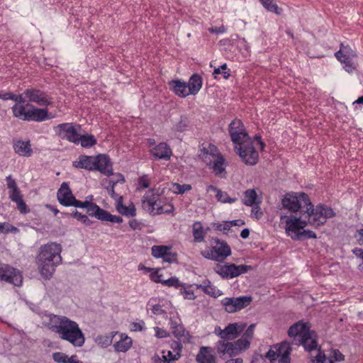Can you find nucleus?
<instances>
[{
  "label": "nucleus",
  "mask_w": 363,
  "mask_h": 363,
  "mask_svg": "<svg viewBox=\"0 0 363 363\" xmlns=\"http://www.w3.org/2000/svg\"><path fill=\"white\" fill-rule=\"evenodd\" d=\"M12 101L16 103L11 107L13 116L23 121L43 122L53 118L47 108H38L27 101L23 92L14 94Z\"/></svg>",
  "instance_id": "nucleus-1"
},
{
  "label": "nucleus",
  "mask_w": 363,
  "mask_h": 363,
  "mask_svg": "<svg viewBox=\"0 0 363 363\" xmlns=\"http://www.w3.org/2000/svg\"><path fill=\"white\" fill-rule=\"evenodd\" d=\"M60 244L50 242L40 247L38 259L40 272L45 279H50L55 272V267L62 262Z\"/></svg>",
  "instance_id": "nucleus-2"
},
{
  "label": "nucleus",
  "mask_w": 363,
  "mask_h": 363,
  "mask_svg": "<svg viewBox=\"0 0 363 363\" xmlns=\"http://www.w3.org/2000/svg\"><path fill=\"white\" fill-rule=\"evenodd\" d=\"M59 323L53 325L51 329L57 333L61 340H66L75 347H80L85 342L84 334L77 322L66 316H59Z\"/></svg>",
  "instance_id": "nucleus-3"
},
{
  "label": "nucleus",
  "mask_w": 363,
  "mask_h": 363,
  "mask_svg": "<svg viewBox=\"0 0 363 363\" xmlns=\"http://www.w3.org/2000/svg\"><path fill=\"white\" fill-rule=\"evenodd\" d=\"M73 167L89 171H99L106 177L113 174V163L106 154H99L96 157L82 155L77 161L73 162Z\"/></svg>",
  "instance_id": "nucleus-4"
},
{
  "label": "nucleus",
  "mask_w": 363,
  "mask_h": 363,
  "mask_svg": "<svg viewBox=\"0 0 363 363\" xmlns=\"http://www.w3.org/2000/svg\"><path fill=\"white\" fill-rule=\"evenodd\" d=\"M143 207L152 215L170 213L174 207L172 203H164L161 199L159 189H151L147 191L142 199Z\"/></svg>",
  "instance_id": "nucleus-5"
},
{
  "label": "nucleus",
  "mask_w": 363,
  "mask_h": 363,
  "mask_svg": "<svg viewBox=\"0 0 363 363\" xmlns=\"http://www.w3.org/2000/svg\"><path fill=\"white\" fill-rule=\"evenodd\" d=\"M310 198L305 192L289 191L286 193L281 201L282 208L291 213L304 212L309 205Z\"/></svg>",
  "instance_id": "nucleus-6"
},
{
  "label": "nucleus",
  "mask_w": 363,
  "mask_h": 363,
  "mask_svg": "<svg viewBox=\"0 0 363 363\" xmlns=\"http://www.w3.org/2000/svg\"><path fill=\"white\" fill-rule=\"evenodd\" d=\"M234 148L242 162L246 165L254 166L258 162L259 153L255 150L252 139L240 143L239 145H235Z\"/></svg>",
  "instance_id": "nucleus-7"
},
{
  "label": "nucleus",
  "mask_w": 363,
  "mask_h": 363,
  "mask_svg": "<svg viewBox=\"0 0 363 363\" xmlns=\"http://www.w3.org/2000/svg\"><path fill=\"white\" fill-rule=\"evenodd\" d=\"M212 247L206 251L203 256L211 260L223 262L231 255V249L227 242L218 238H213L211 241Z\"/></svg>",
  "instance_id": "nucleus-8"
},
{
  "label": "nucleus",
  "mask_w": 363,
  "mask_h": 363,
  "mask_svg": "<svg viewBox=\"0 0 363 363\" xmlns=\"http://www.w3.org/2000/svg\"><path fill=\"white\" fill-rule=\"evenodd\" d=\"M252 269V267L250 265H236L233 263L225 264L224 265L217 264L214 267L215 272L225 279H231L238 277Z\"/></svg>",
  "instance_id": "nucleus-9"
},
{
  "label": "nucleus",
  "mask_w": 363,
  "mask_h": 363,
  "mask_svg": "<svg viewBox=\"0 0 363 363\" xmlns=\"http://www.w3.org/2000/svg\"><path fill=\"white\" fill-rule=\"evenodd\" d=\"M228 132L233 145H239L240 143L252 139L242 121L238 118L234 119L229 124Z\"/></svg>",
  "instance_id": "nucleus-10"
},
{
  "label": "nucleus",
  "mask_w": 363,
  "mask_h": 363,
  "mask_svg": "<svg viewBox=\"0 0 363 363\" xmlns=\"http://www.w3.org/2000/svg\"><path fill=\"white\" fill-rule=\"evenodd\" d=\"M23 94L30 104L35 103L39 106H48L52 104V99L48 94L38 88L29 87L24 90Z\"/></svg>",
  "instance_id": "nucleus-11"
},
{
  "label": "nucleus",
  "mask_w": 363,
  "mask_h": 363,
  "mask_svg": "<svg viewBox=\"0 0 363 363\" xmlns=\"http://www.w3.org/2000/svg\"><path fill=\"white\" fill-rule=\"evenodd\" d=\"M251 296H242L239 297H226L221 301L226 312L229 313H235L247 307L252 302Z\"/></svg>",
  "instance_id": "nucleus-12"
},
{
  "label": "nucleus",
  "mask_w": 363,
  "mask_h": 363,
  "mask_svg": "<svg viewBox=\"0 0 363 363\" xmlns=\"http://www.w3.org/2000/svg\"><path fill=\"white\" fill-rule=\"evenodd\" d=\"M247 324L242 322L229 323L223 330L216 326L215 333L223 340H233L245 330Z\"/></svg>",
  "instance_id": "nucleus-13"
},
{
  "label": "nucleus",
  "mask_w": 363,
  "mask_h": 363,
  "mask_svg": "<svg viewBox=\"0 0 363 363\" xmlns=\"http://www.w3.org/2000/svg\"><path fill=\"white\" fill-rule=\"evenodd\" d=\"M76 127L80 128V125L76 123H63L55 126L54 130L62 140L77 144L79 133Z\"/></svg>",
  "instance_id": "nucleus-14"
},
{
  "label": "nucleus",
  "mask_w": 363,
  "mask_h": 363,
  "mask_svg": "<svg viewBox=\"0 0 363 363\" xmlns=\"http://www.w3.org/2000/svg\"><path fill=\"white\" fill-rule=\"evenodd\" d=\"M0 280L15 286H21L23 283L22 273L9 264H3L0 267Z\"/></svg>",
  "instance_id": "nucleus-15"
},
{
  "label": "nucleus",
  "mask_w": 363,
  "mask_h": 363,
  "mask_svg": "<svg viewBox=\"0 0 363 363\" xmlns=\"http://www.w3.org/2000/svg\"><path fill=\"white\" fill-rule=\"evenodd\" d=\"M285 220V231L288 236L291 237L293 240H301V230L302 227L299 225L298 219H296V216L293 215L290 216H281V220Z\"/></svg>",
  "instance_id": "nucleus-16"
},
{
  "label": "nucleus",
  "mask_w": 363,
  "mask_h": 363,
  "mask_svg": "<svg viewBox=\"0 0 363 363\" xmlns=\"http://www.w3.org/2000/svg\"><path fill=\"white\" fill-rule=\"evenodd\" d=\"M206 164L212 170L216 176L225 178L227 173L225 169L228 166V162L220 152H217L214 157L211 159V162H207Z\"/></svg>",
  "instance_id": "nucleus-17"
},
{
  "label": "nucleus",
  "mask_w": 363,
  "mask_h": 363,
  "mask_svg": "<svg viewBox=\"0 0 363 363\" xmlns=\"http://www.w3.org/2000/svg\"><path fill=\"white\" fill-rule=\"evenodd\" d=\"M304 212L307 218L310 219L309 225L315 228H318L325 223V220L322 216L323 213L320 209H318V205L314 208L311 201H309V205H307V207L304 210Z\"/></svg>",
  "instance_id": "nucleus-18"
},
{
  "label": "nucleus",
  "mask_w": 363,
  "mask_h": 363,
  "mask_svg": "<svg viewBox=\"0 0 363 363\" xmlns=\"http://www.w3.org/2000/svg\"><path fill=\"white\" fill-rule=\"evenodd\" d=\"M74 198L69 184L65 182H62L57 193L59 203L63 206L69 207Z\"/></svg>",
  "instance_id": "nucleus-19"
},
{
  "label": "nucleus",
  "mask_w": 363,
  "mask_h": 363,
  "mask_svg": "<svg viewBox=\"0 0 363 363\" xmlns=\"http://www.w3.org/2000/svg\"><path fill=\"white\" fill-rule=\"evenodd\" d=\"M150 154L155 160H169L172 155V151L167 143H160L150 150Z\"/></svg>",
  "instance_id": "nucleus-20"
},
{
  "label": "nucleus",
  "mask_w": 363,
  "mask_h": 363,
  "mask_svg": "<svg viewBox=\"0 0 363 363\" xmlns=\"http://www.w3.org/2000/svg\"><path fill=\"white\" fill-rule=\"evenodd\" d=\"M311 327L310 323L299 320L289 328L288 335L291 337L296 336L301 337L304 335L305 337L308 338V332L311 330Z\"/></svg>",
  "instance_id": "nucleus-21"
},
{
  "label": "nucleus",
  "mask_w": 363,
  "mask_h": 363,
  "mask_svg": "<svg viewBox=\"0 0 363 363\" xmlns=\"http://www.w3.org/2000/svg\"><path fill=\"white\" fill-rule=\"evenodd\" d=\"M218 152V147L212 143H203L199 146L198 157L203 163H210L211 159Z\"/></svg>",
  "instance_id": "nucleus-22"
},
{
  "label": "nucleus",
  "mask_w": 363,
  "mask_h": 363,
  "mask_svg": "<svg viewBox=\"0 0 363 363\" xmlns=\"http://www.w3.org/2000/svg\"><path fill=\"white\" fill-rule=\"evenodd\" d=\"M13 148L14 152L21 157H29L33 153L29 139L26 141L21 139L13 140Z\"/></svg>",
  "instance_id": "nucleus-23"
},
{
  "label": "nucleus",
  "mask_w": 363,
  "mask_h": 363,
  "mask_svg": "<svg viewBox=\"0 0 363 363\" xmlns=\"http://www.w3.org/2000/svg\"><path fill=\"white\" fill-rule=\"evenodd\" d=\"M213 352V349L211 347H201L196 356V361L198 363H217L216 357Z\"/></svg>",
  "instance_id": "nucleus-24"
},
{
  "label": "nucleus",
  "mask_w": 363,
  "mask_h": 363,
  "mask_svg": "<svg viewBox=\"0 0 363 363\" xmlns=\"http://www.w3.org/2000/svg\"><path fill=\"white\" fill-rule=\"evenodd\" d=\"M170 90L177 96L185 98L190 95L189 89L187 90V83L180 79H174L169 82Z\"/></svg>",
  "instance_id": "nucleus-25"
},
{
  "label": "nucleus",
  "mask_w": 363,
  "mask_h": 363,
  "mask_svg": "<svg viewBox=\"0 0 363 363\" xmlns=\"http://www.w3.org/2000/svg\"><path fill=\"white\" fill-rule=\"evenodd\" d=\"M203 85V79L197 73L193 74L187 83V87L191 95H196L201 90Z\"/></svg>",
  "instance_id": "nucleus-26"
},
{
  "label": "nucleus",
  "mask_w": 363,
  "mask_h": 363,
  "mask_svg": "<svg viewBox=\"0 0 363 363\" xmlns=\"http://www.w3.org/2000/svg\"><path fill=\"white\" fill-rule=\"evenodd\" d=\"M194 285L196 289H201L204 294L211 297L217 298L222 295V291L212 285L208 279H206L203 284H195Z\"/></svg>",
  "instance_id": "nucleus-27"
},
{
  "label": "nucleus",
  "mask_w": 363,
  "mask_h": 363,
  "mask_svg": "<svg viewBox=\"0 0 363 363\" xmlns=\"http://www.w3.org/2000/svg\"><path fill=\"white\" fill-rule=\"evenodd\" d=\"M116 208L118 212L123 216L134 217L136 215V209L134 204L131 203L128 206L123 205L122 196H118Z\"/></svg>",
  "instance_id": "nucleus-28"
},
{
  "label": "nucleus",
  "mask_w": 363,
  "mask_h": 363,
  "mask_svg": "<svg viewBox=\"0 0 363 363\" xmlns=\"http://www.w3.org/2000/svg\"><path fill=\"white\" fill-rule=\"evenodd\" d=\"M207 191H213L216 192V197L218 201L221 203H232L235 202L238 200V198L234 197L231 198L229 196L228 194L225 191H223L220 189H218L216 186L213 185H209L207 186Z\"/></svg>",
  "instance_id": "nucleus-29"
},
{
  "label": "nucleus",
  "mask_w": 363,
  "mask_h": 363,
  "mask_svg": "<svg viewBox=\"0 0 363 363\" xmlns=\"http://www.w3.org/2000/svg\"><path fill=\"white\" fill-rule=\"evenodd\" d=\"M291 347L286 343H281L277 349V357L281 363H291Z\"/></svg>",
  "instance_id": "nucleus-30"
},
{
  "label": "nucleus",
  "mask_w": 363,
  "mask_h": 363,
  "mask_svg": "<svg viewBox=\"0 0 363 363\" xmlns=\"http://www.w3.org/2000/svg\"><path fill=\"white\" fill-rule=\"evenodd\" d=\"M313 335H314V332L311 330L308 332V338L303 335L299 340L300 344L303 345L304 349L308 352L315 350L317 347V341L313 337Z\"/></svg>",
  "instance_id": "nucleus-31"
},
{
  "label": "nucleus",
  "mask_w": 363,
  "mask_h": 363,
  "mask_svg": "<svg viewBox=\"0 0 363 363\" xmlns=\"http://www.w3.org/2000/svg\"><path fill=\"white\" fill-rule=\"evenodd\" d=\"M64 216H70L81 222L86 226H91L95 222L89 218L88 216L82 214L77 210L73 211L72 213H62Z\"/></svg>",
  "instance_id": "nucleus-32"
},
{
  "label": "nucleus",
  "mask_w": 363,
  "mask_h": 363,
  "mask_svg": "<svg viewBox=\"0 0 363 363\" xmlns=\"http://www.w3.org/2000/svg\"><path fill=\"white\" fill-rule=\"evenodd\" d=\"M190 126V121L189 118L182 115L180 116L179 120L172 126V130L175 133H183L186 131Z\"/></svg>",
  "instance_id": "nucleus-33"
},
{
  "label": "nucleus",
  "mask_w": 363,
  "mask_h": 363,
  "mask_svg": "<svg viewBox=\"0 0 363 363\" xmlns=\"http://www.w3.org/2000/svg\"><path fill=\"white\" fill-rule=\"evenodd\" d=\"M132 343V339L130 337L121 336V339L113 345V347L116 352H125L130 348Z\"/></svg>",
  "instance_id": "nucleus-34"
},
{
  "label": "nucleus",
  "mask_w": 363,
  "mask_h": 363,
  "mask_svg": "<svg viewBox=\"0 0 363 363\" xmlns=\"http://www.w3.org/2000/svg\"><path fill=\"white\" fill-rule=\"evenodd\" d=\"M104 209L94 202H89L86 207V213L91 217H94L101 220Z\"/></svg>",
  "instance_id": "nucleus-35"
},
{
  "label": "nucleus",
  "mask_w": 363,
  "mask_h": 363,
  "mask_svg": "<svg viewBox=\"0 0 363 363\" xmlns=\"http://www.w3.org/2000/svg\"><path fill=\"white\" fill-rule=\"evenodd\" d=\"M169 324L173 335L178 339L184 337L186 333L188 334V332L183 325L178 324L176 321L173 320L172 318L169 319Z\"/></svg>",
  "instance_id": "nucleus-36"
},
{
  "label": "nucleus",
  "mask_w": 363,
  "mask_h": 363,
  "mask_svg": "<svg viewBox=\"0 0 363 363\" xmlns=\"http://www.w3.org/2000/svg\"><path fill=\"white\" fill-rule=\"evenodd\" d=\"M10 199L16 203L17 208L21 213L26 214L30 212V208L23 201L21 194L13 195V196H11Z\"/></svg>",
  "instance_id": "nucleus-37"
},
{
  "label": "nucleus",
  "mask_w": 363,
  "mask_h": 363,
  "mask_svg": "<svg viewBox=\"0 0 363 363\" xmlns=\"http://www.w3.org/2000/svg\"><path fill=\"white\" fill-rule=\"evenodd\" d=\"M244 199L242 200V203L247 206H253V205L256 203V199L257 197L256 191L254 189H247L244 193Z\"/></svg>",
  "instance_id": "nucleus-38"
},
{
  "label": "nucleus",
  "mask_w": 363,
  "mask_h": 363,
  "mask_svg": "<svg viewBox=\"0 0 363 363\" xmlns=\"http://www.w3.org/2000/svg\"><path fill=\"white\" fill-rule=\"evenodd\" d=\"M81 143L83 147L89 148L96 145L97 141L93 135H83L78 136L77 143Z\"/></svg>",
  "instance_id": "nucleus-39"
},
{
  "label": "nucleus",
  "mask_w": 363,
  "mask_h": 363,
  "mask_svg": "<svg viewBox=\"0 0 363 363\" xmlns=\"http://www.w3.org/2000/svg\"><path fill=\"white\" fill-rule=\"evenodd\" d=\"M193 236L194 241L196 242L203 241L205 233L203 232V226L200 222H196L193 225Z\"/></svg>",
  "instance_id": "nucleus-40"
},
{
  "label": "nucleus",
  "mask_w": 363,
  "mask_h": 363,
  "mask_svg": "<svg viewBox=\"0 0 363 363\" xmlns=\"http://www.w3.org/2000/svg\"><path fill=\"white\" fill-rule=\"evenodd\" d=\"M262 6L268 11L277 15L282 13V9L279 8L274 0H259Z\"/></svg>",
  "instance_id": "nucleus-41"
},
{
  "label": "nucleus",
  "mask_w": 363,
  "mask_h": 363,
  "mask_svg": "<svg viewBox=\"0 0 363 363\" xmlns=\"http://www.w3.org/2000/svg\"><path fill=\"white\" fill-rule=\"evenodd\" d=\"M169 250L170 247L167 245H154L152 247V255L155 258H164Z\"/></svg>",
  "instance_id": "nucleus-42"
},
{
  "label": "nucleus",
  "mask_w": 363,
  "mask_h": 363,
  "mask_svg": "<svg viewBox=\"0 0 363 363\" xmlns=\"http://www.w3.org/2000/svg\"><path fill=\"white\" fill-rule=\"evenodd\" d=\"M157 298H152L148 301L147 305L150 306V310L154 315H160L167 314V311L162 308V306L157 303Z\"/></svg>",
  "instance_id": "nucleus-43"
},
{
  "label": "nucleus",
  "mask_w": 363,
  "mask_h": 363,
  "mask_svg": "<svg viewBox=\"0 0 363 363\" xmlns=\"http://www.w3.org/2000/svg\"><path fill=\"white\" fill-rule=\"evenodd\" d=\"M6 180L7 182V186L11 190L9 191V199L11 198V196H13V195H18L21 194V191L17 186V184L15 179L12 178L11 175H9L8 177H6Z\"/></svg>",
  "instance_id": "nucleus-44"
},
{
  "label": "nucleus",
  "mask_w": 363,
  "mask_h": 363,
  "mask_svg": "<svg viewBox=\"0 0 363 363\" xmlns=\"http://www.w3.org/2000/svg\"><path fill=\"white\" fill-rule=\"evenodd\" d=\"M213 74L214 78L217 79L218 74H222L223 79H228L230 77V70L228 68L227 64L224 63L218 67H216L213 70Z\"/></svg>",
  "instance_id": "nucleus-45"
},
{
  "label": "nucleus",
  "mask_w": 363,
  "mask_h": 363,
  "mask_svg": "<svg viewBox=\"0 0 363 363\" xmlns=\"http://www.w3.org/2000/svg\"><path fill=\"white\" fill-rule=\"evenodd\" d=\"M338 60L343 64V67L346 72L352 73L356 70L357 66L353 62V58H350V55H347V57H343Z\"/></svg>",
  "instance_id": "nucleus-46"
},
{
  "label": "nucleus",
  "mask_w": 363,
  "mask_h": 363,
  "mask_svg": "<svg viewBox=\"0 0 363 363\" xmlns=\"http://www.w3.org/2000/svg\"><path fill=\"white\" fill-rule=\"evenodd\" d=\"M347 55H350V58L353 59L357 57L355 52L350 47H345L344 50L340 49L335 53V56L337 60H340L343 57H347Z\"/></svg>",
  "instance_id": "nucleus-47"
},
{
  "label": "nucleus",
  "mask_w": 363,
  "mask_h": 363,
  "mask_svg": "<svg viewBox=\"0 0 363 363\" xmlns=\"http://www.w3.org/2000/svg\"><path fill=\"white\" fill-rule=\"evenodd\" d=\"M101 220L108 221L113 223H121L123 222V218L121 216L112 215L108 211L104 210Z\"/></svg>",
  "instance_id": "nucleus-48"
},
{
  "label": "nucleus",
  "mask_w": 363,
  "mask_h": 363,
  "mask_svg": "<svg viewBox=\"0 0 363 363\" xmlns=\"http://www.w3.org/2000/svg\"><path fill=\"white\" fill-rule=\"evenodd\" d=\"M225 340H218L215 345V349L217 351V353L219 354V356L221 358H223L224 356L226 354L228 346V341L225 342Z\"/></svg>",
  "instance_id": "nucleus-49"
},
{
  "label": "nucleus",
  "mask_w": 363,
  "mask_h": 363,
  "mask_svg": "<svg viewBox=\"0 0 363 363\" xmlns=\"http://www.w3.org/2000/svg\"><path fill=\"white\" fill-rule=\"evenodd\" d=\"M160 284L168 287H174L179 289L182 286V282H181L177 277H171L167 279H162Z\"/></svg>",
  "instance_id": "nucleus-50"
},
{
  "label": "nucleus",
  "mask_w": 363,
  "mask_h": 363,
  "mask_svg": "<svg viewBox=\"0 0 363 363\" xmlns=\"http://www.w3.org/2000/svg\"><path fill=\"white\" fill-rule=\"evenodd\" d=\"M250 340L245 338L242 335L240 339L234 341V343L240 353H241V352L243 350H247L250 346Z\"/></svg>",
  "instance_id": "nucleus-51"
},
{
  "label": "nucleus",
  "mask_w": 363,
  "mask_h": 363,
  "mask_svg": "<svg viewBox=\"0 0 363 363\" xmlns=\"http://www.w3.org/2000/svg\"><path fill=\"white\" fill-rule=\"evenodd\" d=\"M318 209H320L322 211V216L324 217L325 222L328 218H331L335 216L336 213L333 211V209L330 207L327 206L325 204L319 203Z\"/></svg>",
  "instance_id": "nucleus-52"
},
{
  "label": "nucleus",
  "mask_w": 363,
  "mask_h": 363,
  "mask_svg": "<svg viewBox=\"0 0 363 363\" xmlns=\"http://www.w3.org/2000/svg\"><path fill=\"white\" fill-rule=\"evenodd\" d=\"M179 290L184 299L194 300L196 298L194 291L192 290H187L185 284L182 283Z\"/></svg>",
  "instance_id": "nucleus-53"
},
{
  "label": "nucleus",
  "mask_w": 363,
  "mask_h": 363,
  "mask_svg": "<svg viewBox=\"0 0 363 363\" xmlns=\"http://www.w3.org/2000/svg\"><path fill=\"white\" fill-rule=\"evenodd\" d=\"M191 186L188 184H179L178 183H174L173 184L174 191L178 194H183L186 191L191 190Z\"/></svg>",
  "instance_id": "nucleus-54"
},
{
  "label": "nucleus",
  "mask_w": 363,
  "mask_h": 363,
  "mask_svg": "<svg viewBox=\"0 0 363 363\" xmlns=\"http://www.w3.org/2000/svg\"><path fill=\"white\" fill-rule=\"evenodd\" d=\"M317 363H334L333 359L330 357H326L324 352L320 350H318V353L315 357Z\"/></svg>",
  "instance_id": "nucleus-55"
},
{
  "label": "nucleus",
  "mask_w": 363,
  "mask_h": 363,
  "mask_svg": "<svg viewBox=\"0 0 363 363\" xmlns=\"http://www.w3.org/2000/svg\"><path fill=\"white\" fill-rule=\"evenodd\" d=\"M212 225L216 230L223 231L225 234H227L230 229L228 221H225L223 224L220 223H213Z\"/></svg>",
  "instance_id": "nucleus-56"
},
{
  "label": "nucleus",
  "mask_w": 363,
  "mask_h": 363,
  "mask_svg": "<svg viewBox=\"0 0 363 363\" xmlns=\"http://www.w3.org/2000/svg\"><path fill=\"white\" fill-rule=\"evenodd\" d=\"M17 228L7 223H0V233H16Z\"/></svg>",
  "instance_id": "nucleus-57"
},
{
  "label": "nucleus",
  "mask_w": 363,
  "mask_h": 363,
  "mask_svg": "<svg viewBox=\"0 0 363 363\" xmlns=\"http://www.w3.org/2000/svg\"><path fill=\"white\" fill-rule=\"evenodd\" d=\"M240 352L236 347V345H235L234 342H229L228 346L226 352V354H228L230 357H235L238 354H240Z\"/></svg>",
  "instance_id": "nucleus-58"
},
{
  "label": "nucleus",
  "mask_w": 363,
  "mask_h": 363,
  "mask_svg": "<svg viewBox=\"0 0 363 363\" xmlns=\"http://www.w3.org/2000/svg\"><path fill=\"white\" fill-rule=\"evenodd\" d=\"M164 262L167 263H177V254L171 250V249L167 252V255L164 258H162Z\"/></svg>",
  "instance_id": "nucleus-59"
},
{
  "label": "nucleus",
  "mask_w": 363,
  "mask_h": 363,
  "mask_svg": "<svg viewBox=\"0 0 363 363\" xmlns=\"http://www.w3.org/2000/svg\"><path fill=\"white\" fill-rule=\"evenodd\" d=\"M52 359L57 363H67V355L62 352H54L52 354Z\"/></svg>",
  "instance_id": "nucleus-60"
},
{
  "label": "nucleus",
  "mask_w": 363,
  "mask_h": 363,
  "mask_svg": "<svg viewBox=\"0 0 363 363\" xmlns=\"http://www.w3.org/2000/svg\"><path fill=\"white\" fill-rule=\"evenodd\" d=\"M165 350L162 351V356H160L157 354H155L152 358V363H170L167 357H165Z\"/></svg>",
  "instance_id": "nucleus-61"
},
{
  "label": "nucleus",
  "mask_w": 363,
  "mask_h": 363,
  "mask_svg": "<svg viewBox=\"0 0 363 363\" xmlns=\"http://www.w3.org/2000/svg\"><path fill=\"white\" fill-rule=\"evenodd\" d=\"M334 363L335 362H341L345 359V356L340 352L339 350H333L330 354Z\"/></svg>",
  "instance_id": "nucleus-62"
},
{
  "label": "nucleus",
  "mask_w": 363,
  "mask_h": 363,
  "mask_svg": "<svg viewBox=\"0 0 363 363\" xmlns=\"http://www.w3.org/2000/svg\"><path fill=\"white\" fill-rule=\"evenodd\" d=\"M138 186L142 189L150 187V180L147 174H143L138 179Z\"/></svg>",
  "instance_id": "nucleus-63"
},
{
  "label": "nucleus",
  "mask_w": 363,
  "mask_h": 363,
  "mask_svg": "<svg viewBox=\"0 0 363 363\" xmlns=\"http://www.w3.org/2000/svg\"><path fill=\"white\" fill-rule=\"evenodd\" d=\"M354 238L359 245H363V228L357 229L354 233Z\"/></svg>",
  "instance_id": "nucleus-64"
}]
</instances>
